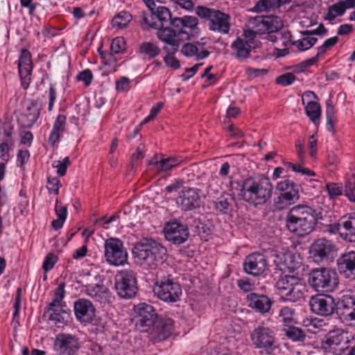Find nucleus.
I'll use <instances>...</instances> for the list:
<instances>
[{
  "mask_svg": "<svg viewBox=\"0 0 355 355\" xmlns=\"http://www.w3.org/2000/svg\"><path fill=\"white\" fill-rule=\"evenodd\" d=\"M14 144L0 141V159L3 162H8L10 158V151L13 148Z\"/></svg>",
  "mask_w": 355,
  "mask_h": 355,
  "instance_id": "54",
  "label": "nucleus"
},
{
  "mask_svg": "<svg viewBox=\"0 0 355 355\" xmlns=\"http://www.w3.org/2000/svg\"><path fill=\"white\" fill-rule=\"evenodd\" d=\"M250 340L254 348L266 355H278L281 351L275 331L264 323L254 328L250 333Z\"/></svg>",
  "mask_w": 355,
  "mask_h": 355,
  "instance_id": "6",
  "label": "nucleus"
},
{
  "mask_svg": "<svg viewBox=\"0 0 355 355\" xmlns=\"http://www.w3.org/2000/svg\"><path fill=\"white\" fill-rule=\"evenodd\" d=\"M204 39L193 42H187L182 46L181 53L189 58H194L196 60H201L208 58L210 55L206 48V44L203 42Z\"/></svg>",
  "mask_w": 355,
  "mask_h": 355,
  "instance_id": "24",
  "label": "nucleus"
},
{
  "mask_svg": "<svg viewBox=\"0 0 355 355\" xmlns=\"http://www.w3.org/2000/svg\"><path fill=\"white\" fill-rule=\"evenodd\" d=\"M175 53H167V55L164 58V61L167 67L178 69L180 67V61L174 57Z\"/></svg>",
  "mask_w": 355,
  "mask_h": 355,
  "instance_id": "62",
  "label": "nucleus"
},
{
  "mask_svg": "<svg viewBox=\"0 0 355 355\" xmlns=\"http://www.w3.org/2000/svg\"><path fill=\"white\" fill-rule=\"evenodd\" d=\"M345 196L352 202H355V174H353L345 185Z\"/></svg>",
  "mask_w": 355,
  "mask_h": 355,
  "instance_id": "50",
  "label": "nucleus"
},
{
  "mask_svg": "<svg viewBox=\"0 0 355 355\" xmlns=\"http://www.w3.org/2000/svg\"><path fill=\"white\" fill-rule=\"evenodd\" d=\"M338 42V38L337 36H334L330 37L324 41L322 45L318 47V55H321L326 53V51L336 44Z\"/></svg>",
  "mask_w": 355,
  "mask_h": 355,
  "instance_id": "58",
  "label": "nucleus"
},
{
  "mask_svg": "<svg viewBox=\"0 0 355 355\" xmlns=\"http://www.w3.org/2000/svg\"><path fill=\"white\" fill-rule=\"evenodd\" d=\"M112 53L118 54L123 51L125 49V41L123 37H116L113 39L110 45Z\"/></svg>",
  "mask_w": 355,
  "mask_h": 355,
  "instance_id": "53",
  "label": "nucleus"
},
{
  "mask_svg": "<svg viewBox=\"0 0 355 355\" xmlns=\"http://www.w3.org/2000/svg\"><path fill=\"white\" fill-rule=\"evenodd\" d=\"M132 19V15L127 11H121L118 13L112 21L113 27L117 28H125Z\"/></svg>",
  "mask_w": 355,
  "mask_h": 355,
  "instance_id": "44",
  "label": "nucleus"
},
{
  "mask_svg": "<svg viewBox=\"0 0 355 355\" xmlns=\"http://www.w3.org/2000/svg\"><path fill=\"white\" fill-rule=\"evenodd\" d=\"M57 261H58V257L56 255H55L52 253H49L46 256V257L43 261L42 269L45 272H48V271L51 270L54 267Z\"/></svg>",
  "mask_w": 355,
  "mask_h": 355,
  "instance_id": "59",
  "label": "nucleus"
},
{
  "mask_svg": "<svg viewBox=\"0 0 355 355\" xmlns=\"http://www.w3.org/2000/svg\"><path fill=\"white\" fill-rule=\"evenodd\" d=\"M265 17V25L266 24L267 26L265 30H268V33L277 32L283 26V22L279 17L275 15H268Z\"/></svg>",
  "mask_w": 355,
  "mask_h": 355,
  "instance_id": "47",
  "label": "nucleus"
},
{
  "mask_svg": "<svg viewBox=\"0 0 355 355\" xmlns=\"http://www.w3.org/2000/svg\"><path fill=\"white\" fill-rule=\"evenodd\" d=\"M139 52L145 58L151 60L160 53L161 49L154 43L144 42L139 45Z\"/></svg>",
  "mask_w": 355,
  "mask_h": 355,
  "instance_id": "39",
  "label": "nucleus"
},
{
  "mask_svg": "<svg viewBox=\"0 0 355 355\" xmlns=\"http://www.w3.org/2000/svg\"><path fill=\"white\" fill-rule=\"evenodd\" d=\"M332 232L338 233L340 236L345 241L355 242V213L347 218L343 219L338 223L332 226Z\"/></svg>",
  "mask_w": 355,
  "mask_h": 355,
  "instance_id": "25",
  "label": "nucleus"
},
{
  "mask_svg": "<svg viewBox=\"0 0 355 355\" xmlns=\"http://www.w3.org/2000/svg\"><path fill=\"white\" fill-rule=\"evenodd\" d=\"M84 292L96 302L106 304L110 302L111 293L103 284H88L84 286Z\"/></svg>",
  "mask_w": 355,
  "mask_h": 355,
  "instance_id": "27",
  "label": "nucleus"
},
{
  "mask_svg": "<svg viewBox=\"0 0 355 355\" xmlns=\"http://www.w3.org/2000/svg\"><path fill=\"white\" fill-rule=\"evenodd\" d=\"M150 22L154 21L155 19H157L159 22H157L160 28L164 27V24L168 22L171 18V12L170 10L165 6H158L155 11L150 12Z\"/></svg>",
  "mask_w": 355,
  "mask_h": 355,
  "instance_id": "36",
  "label": "nucleus"
},
{
  "mask_svg": "<svg viewBox=\"0 0 355 355\" xmlns=\"http://www.w3.org/2000/svg\"><path fill=\"white\" fill-rule=\"evenodd\" d=\"M207 350H214L211 355H234L229 349L223 346H217L214 343H209Z\"/></svg>",
  "mask_w": 355,
  "mask_h": 355,
  "instance_id": "57",
  "label": "nucleus"
},
{
  "mask_svg": "<svg viewBox=\"0 0 355 355\" xmlns=\"http://www.w3.org/2000/svg\"><path fill=\"white\" fill-rule=\"evenodd\" d=\"M173 6L180 8L187 11L194 9V3L192 0H172Z\"/></svg>",
  "mask_w": 355,
  "mask_h": 355,
  "instance_id": "61",
  "label": "nucleus"
},
{
  "mask_svg": "<svg viewBox=\"0 0 355 355\" xmlns=\"http://www.w3.org/2000/svg\"><path fill=\"white\" fill-rule=\"evenodd\" d=\"M114 288L121 298L131 299L134 297L137 291L135 272L128 269H123L118 272L115 275Z\"/></svg>",
  "mask_w": 355,
  "mask_h": 355,
  "instance_id": "9",
  "label": "nucleus"
},
{
  "mask_svg": "<svg viewBox=\"0 0 355 355\" xmlns=\"http://www.w3.org/2000/svg\"><path fill=\"white\" fill-rule=\"evenodd\" d=\"M57 355H76L80 349L79 338L70 334H59L54 342Z\"/></svg>",
  "mask_w": 355,
  "mask_h": 355,
  "instance_id": "16",
  "label": "nucleus"
},
{
  "mask_svg": "<svg viewBox=\"0 0 355 355\" xmlns=\"http://www.w3.org/2000/svg\"><path fill=\"white\" fill-rule=\"evenodd\" d=\"M243 36L244 38L237 37L230 45L232 55L240 62H245L256 46L252 31H244Z\"/></svg>",
  "mask_w": 355,
  "mask_h": 355,
  "instance_id": "14",
  "label": "nucleus"
},
{
  "mask_svg": "<svg viewBox=\"0 0 355 355\" xmlns=\"http://www.w3.org/2000/svg\"><path fill=\"white\" fill-rule=\"evenodd\" d=\"M340 306L345 310L344 313L351 320H355V295L346 293L341 297Z\"/></svg>",
  "mask_w": 355,
  "mask_h": 355,
  "instance_id": "34",
  "label": "nucleus"
},
{
  "mask_svg": "<svg viewBox=\"0 0 355 355\" xmlns=\"http://www.w3.org/2000/svg\"><path fill=\"white\" fill-rule=\"evenodd\" d=\"M236 284L239 289L245 293H254L259 285L258 282L249 277L241 278L237 280Z\"/></svg>",
  "mask_w": 355,
  "mask_h": 355,
  "instance_id": "43",
  "label": "nucleus"
},
{
  "mask_svg": "<svg viewBox=\"0 0 355 355\" xmlns=\"http://www.w3.org/2000/svg\"><path fill=\"white\" fill-rule=\"evenodd\" d=\"M336 252V245L331 241L318 239L310 247V256L313 261L320 263L328 262Z\"/></svg>",
  "mask_w": 355,
  "mask_h": 355,
  "instance_id": "15",
  "label": "nucleus"
},
{
  "mask_svg": "<svg viewBox=\"0 0 355 355\" xmlns=\"http://www.w3.org/2000/svg\"><path fill=\"white\" fill-rule=\"evenodd\" d=\"M104 256L110 266H123L128 261V252L123 242L116 238H110L104 243Z\"/></svg>",
  "mask_w": 355,
  "mask_h": 355,
  "instance_id": "12",
  "label": "nucleus"
},
{
  "mask_svg": "<svg viewBox=\"0 0 355 355\" xmlns=\"http://www.w3.org/2000/svg\"><path fill=\"white\" fill-rule=\"evenodd\" d=\"M296 77L293 73H286L276 78V83L282 86H288L293 83Z\"/></svg>",
  "mask_w": 355,
  "mask_h": 355,
  "instance_id": "56",
  "label": "nucleus"
},
{
  "mask_svg": "<svg viewBox=\"0 0 355 355\" xmlns=\"http://www.w3.org/2000/svg\"><path fill=\"white\" fill-rule=\"evenodd\" d=\"M318 41L316 37L304 36L303 38L292 42V44L297 48L300 51L310 49Z\"/></svg>",
  "mask_w": 355,
  "mask_h": 355,
  "instance_id": "45",
  "label": "nucleus"
},
{
  "mask_svg": "<svg viewBox=\"0 0 355 355\" xmlns=\"http://www.w3.org/2000/svg\"><path fill=\"white\" fill-rule=\"evenodd\" d=\"M311 311L320 315L327 316L336 309L335 300L329 295H316L309 301Z\"/></svg>",
  "mask_w": 355,
  "mask_h": 355,
  "instance_id": "19",
  "label": "nucleus"
},
{
  "mask_svg": "<svg viewBox=\"0 0 355 355\" xmlns=\"http://www.w3.org/2000/svg\"><path fill=\"white\" fill-rule=\"evenodd\" d=\"M14 127L9 121L3 122L0 125V141L14 144Z\"/></svg>",
  "mask_w": 355,
  "mask_h": 355,
  "instance_id": "42",
  "label": "nucleus"
},
{
  "mask_svg": "<svg viewBox=\"0 0 355 355\" xmlns=\"http://www.w3.org/2000/svg\"><path fill=\"white\" fill-rule=\"evenodd\" d=\"M272 184L265 175L247 179L241 189V196L245 202L259 205L264 204L272 196Z\"/></svg>",
  "mask_w": 355,
  "mask_h": 355,
  "instance_id": "3",
  "label": "nucleus"
},
{
  "mask_svg": "<svg viewBox=\"0 0 355 355\" xmlns=\"http://www.w3.org/2000/svg\"><path fill=\"white\" fill-rule=\"evenodd\" d=\"M193 180H194L193 179L191 180L189 178H178L177 180H175L172 184L168 185L165 188V191L168 193L173 192V191H177L181 187H182L184 184L189 183V182L193 181Z\"/></svg>",
  "mask_w": 355,
  "mask_h": 355,
  "instance_id": "55",
  "label": "nucleus"
},
{
  "mask_svg": "<svg viewBox=\"0 0 355 355\" xmlns=\"http://www.w3.org/2000/svg\"><path fill=\"white\" fill-rule=\"evenodd\" d=\"M268 262L265 256L260 253L248 255L243 263L244 271L252 276H259L268 270Z\"/></svg>",
  "mask_w": 355,
  "mask_h": 355,
  "instance_id": "23",
  "label": "nucleus"
},
{
  "mask_svg": "<svg viewBox=\"0 0 355 355\" xmlns=\"http://www.w3.org/2000/svg\"><path fill=\"white\" fill-rule=\"evenodd\" d=\"M141 26L143 29L150 28L157 30V38L164 42L163 50L166 53H176L179 50L180 44L184 40L189 39V34L185 31H175L172 27H162L158 25L157 21L150 22L149 19L144 14Z\"/></svg>",
  "mask_w": 355,
  "mask_h": 355,
  "instance_id": "4",
  "label": "nucleus"
},
{
  "mask_svg": "<svg viewBox=\"0 0 355 355\" xmlns=\"http://www.w3.org/2000/svg\"><path fill=\"white\" fill-rule=\"evenodd\" d=\"M246 300L250 308L262 314L268 313L272 304V301L267 295L255 293L248 295Z\"/></svg>",
  "mask_w": 355,
  "mask_h": 355,
  "instance_id": "30",
  "label": "nucleus"
},
{
  "mask_svg": "<svg viewBox=\"0 0 355 355\" xmlns=\"http://www.w3.org/2000/svg\"><path fill=\"white\" fill-rule=\"evenodd\" d=\"M93 75L89 69H85L77 76L78 80L83 81L85 86H89L92 80Z\"/></svg>",
  "mask_w": 355,
  "mask_h": 355,
  "instance_id": "63",
  "label": "nucleus"
},
{
  "mask_svg": "<svg viewBox=\"0 0 355 355\" xmlns=\"http://www.w3.org/2000/svg\"><path fill=\"white\" fill-rule=\"evenodd\" d=\"M132 254L137 263L145 269H155L166 261V249L160 243L150 241L139 243L132 249Z\"/></svg>",
  "mask_w": 355,
  "mask_h": 355,
  "instance_id": "2",
  "label": "nucleus"
},
{
  "mask_svg": "<svg viewBox=\"0 0 355 355\" xmlns=\"http://www.w3.org/2000/svg\"><path fill=\"white\" fill-rule=\"evenodd\" d=\"M41 105L36 101H31L26 107L24 114L21 115L20 120L23 125L32 126L37 120L40 114Z\"/></svg>",
  "mask_w": 355,
  "mask_h": 355,
  "instance_id": "32",
  "label": "nucleus"
},
{
  "mask_svg": "<svg viewBox=\"0 0 355 355\" xmlns=\"http://www.w3.org/2000/svg\"><path fill=\"white\" fill-rule=\"evenodd\" d=\"M44 315L58 328H62L69 321V314L62 309V307L49 306L44 312Z\"/></svg>",
  "mask_w": 355,
  "mask_h": 355,
  "instance_id": "31",
  "label": "nucleus"
},
{
  "mask_svg": "<svg viewBox=\"0 0 355 355\" xmlns=\"http://www.w3.org/2000/svg\"><path fill=\"white\" fill-rule=\"evenodd\" d=\"M315 97L316 96L314 92L307 91L302 94V98L303 105H305L306 98L309 100L305 105V112L309 119L314 124L317 125L319 123L321 116V107L318 102L311 100L312 98Z\"/></svg>",
  "mask_w": 355,
  "mask_h": 355,
  "instance_id": "29",
  "label": "nucleus"
},
{
  "mask_svg": "<svg viewBox=\"0 0 355 355\" xmlns=\"http://www.w3.org/2000/svg\"><path fill=\"white\" fill-rule=\"evenodd\" d=\"M349 342L347 332L336 329L328 332L324 340L322 343V348L326 353L342 355L348 348Z\"/></svg>",
  "mask_w": 355,
  "mask_h": 355,
  "instance_id": "11",
  "label": "nucleus"
},
{
  "mask_svg": "<svg viewBox=\"0 0 355 355\" xmlns=\"http://www.w3.org/2000/svg\"><path fill=\"white\" fill-rule=\"evenodd\" d=\"M291 0H260L254 7L253 10L255 12L268 11L271 9H275L280 7L283 4L288 3Z\"/></svg>",
  "mask_w": 355,
  "mask_h": 355,
  "instance_id": "37",
  "label": "nucleus"
},
{
  "mask_svg": "<svg viewBox=\"0 0 355 355\" xmlns=\"http://www.w3.org/2000/svg\"><path fill=\"white\" fill-rule=\"evenodd\" d=\"M277 294L284 302L301 303L304 300L306 285L297 276L285 275L279 277L275 284Z\"/></svg>",
  "mask_w": 355,
  "mask_h": 355,
  "instance_id": "5",
  "label": "nucleus"
},
{
  "mask_svg": "<svg viewBox=\"0 0 355 355\" xmlns=\"http://www.w3.org/2000/svg\"><path fill=\"white\" fill-rule=\"evenodd\" d=\"M71 162L68 157H65L62 160L53 162L52 166L57 168V173L60 176H64L66 174L67 167L70 165Z\"/></svg>",
  "mask_w": 355,
  "mask_h": 355,
  "instance_id": "51",
  "label": "nucleus"
},
{
  "mask_svg": "<svg viewBox=\"0 0 355 355\" xmlns=\"http://www.w3.org/2000/svg\"><path fill=\"white\" fill-rule=\"evenodd\" d=\"M67 117L63 114H59L56 117L53 128L50 132L49 142L51 146H55L60 140L65 130Z\"/></svg>",
  "mask_w": 355,
  "mask_h": 355,
  "instance_id": "33",
  "label": "nucleus"
},
{
  "mask_svg": "<svg viewBox=\"0 0 355 355\" xmlns=\"http://www.w3.org/2000/svg\"><path fill=\"white\" fill-rule=\"evenodd\" d=\"M137 315L136 326L142 331H148L155 324L157 314L154 307L145 303L139 304L135 309Z\"/></svg>",
  "mask_w": 355,
  "mask_h": 355,
  "instance_id": "18",
  "label": "nucleus"
},
{
  "mask_svg": "<svg viewBox=\"0 0 355 355\" xmlns=\"http://www.w3.org/2000/svg\"><path fill=\"white\" fill-rule=\"evenodd\" d=\"M265 16H257L253 20L251 21L252 24H254V27L252 30H246L245 31H252L253 33V39L254 40L257 34H263L265 33H268V30H265L267 26L265 25Z\"/></svg>",
  "mask_w": 355,
  "mask_h": 355,
  "instance_id": "46",
  "label": "nucleus"
},
{
  "mask_svg": "<svg viewBox=\"0 0 355 355\" xmlns=\"http://www.w3.org/2000/svg\"><path fill=\"white\" fill-rule=\"evenodd\" d=\"M284 335L293 342H304L306 338L305 331L297 327L289 325L283 329Z\"/></svg>",
  "mask_w": 355,
  "mask_h": 355,
  "instance_id": "38",
  "label": "nucleus"
},
{
  "mask_svg": "<svg viewBox=\"0 0 355 355\" xmlns=\"http://www.w3.org/2000/svg\"><path fill=\"white\" fill-rule=\"evenodd\" d=\"M338 275L336 271L329 268L312 269L308 275L309 286L318 293H331L338 285Z\"/></svg>",
  "mask_w": 355,
  "mask_h": 355,
  "instance_id": "8",
  "label": "nucleus"
},
{
  "mask_svg": "<svg viewBox=\"0 0 355 355\" xmlns=\"http://www.w3.org/2000/svg\"><path fill=\"white\" fill-rule=\"evenodd\" d=\"M232 198L228 193H223L214 201V209L222 214H226L231 205Z\"/></svg>",
  "mask_w": 355,
  "mask_h": 355,
  "instance_id": "41",
  "label": "nucleus"
},
{
  "mask_svg": "<svg viewBox=\"0 0 355 355\" xmlns=\"http://www.w3.org/2000/svg\"><path fill=\"white\" fill-rule=\"evenodd\" d=\"M174 331V321L170 318H161L150 332L153 342H161L169 338Z\"/></svg>",
  "mask_w": 355,
  "mask_h": 355,
  "instance_id": "26",
  "label": "nucleus"
},
{
  "mask_svg": "<svg viewBox=\"0 0 355 355\" xmlns=\"http://www.w3.org/2000/svg\"><path fill=\"white\" fill-rule=\"evenodd\" d=\"M60 187V182L57 178L54 177L48 178L46 188L49 193L58 195L59 193Z\"/></svg>",
  "mask_w": 355,
  "mask_h": 355,
  "instance_id": "60",
  "label": "nucleus"
},
{
  "mask_svg": "<svg viewBox=\"0 0 355 355\" xmlns=\"http://www.w3.org/2000/svg\"><path fill=\"white\" fill-rule=\"evenodd\" d=\"M196 14L207 23L208 30L220 35H227L231 29V17L220 10L198 6Z\"/></svg>",
  "mask_w": 355,
  "mask_h": 355,
  "instance_id": "7",
  "label": "nucleus"
},
{
  "mask_svg": "<svg viewBox=\"0 0 355 355\" xmlns=\"http://www.w3.org/2000/svg\"><path fill=\"white\" fill-rule=\"evenodd\" d=\"M182 20L184 28H188L191 30L196 28L199 23L197 17L190 15L182 17Z\"/></svg>",
  "mask_w": 355,
  "mask_h": 355,
  "instance_id": "64",
  "label": "nucleus"
},
{
  "mask_svg": "<svg viewBox=\"0 0 355 355\" xmlns=\"http://www.w3.org/2000/svg\"><path fill=\"white\" fill-rule=\"evenodd\" d=\"M182 162V159L176 157H162L159 161L150 162V164L155 166L159 171L166 172L173 168L178 166Z\"/></svg>",
  "mask_w": 355,
  "mask_h": 355,
  "instance_id": "35",
  "label": "nucleus"
},
{
  "mask_svg": "<svg viewBox=\"0 0 355 355\" xmlns=\"http://www.w3.org/2000/svg\"><path fill=\"white\" fill-rule=\"evenodd\" d=\"M346 10H347V8L344 1H340L338 3L329 6L328 12L324 16V19L327 21H332L338 16H343Z\"/></svg>",
  "mask_w": 355,
  "mask_h": 355,
  "instance_id": "40",
  "label": "nucleus"
},
{
  "mask_svg": "<svg viewBox=\"0 0 355 355\" xmlns=\"http://www.w3.org/2000/svg\"><path fill=\"white\" fill-rule=\"evenodd\" d=\"M295 311L288 306H284L279 310V318L286 325L293 320Z\"/></svg>",
  "mask_w": 355,
  "mask_h": 355,
  "instance_id": "52",
  "label": "nucleus"
},
{
  "mask_svg": "<svg viewBox=\"0 0 355 355\" xmlns=\"http://www.w3.org/2000/svg\"><path fill=\"white\" fill-rule=\"evenodd\" d=\"M154 293L159 299L166 302H176L182 295L180 285L173 279L164 277L154 286Z\"/></svg>",
  "mask_w": 355,
  "mask_h": 355,
  "instance_id": "13",
  "label": "nucleus"
},
{
  "mask_svg": "<svg viewBox=\"0 0 355 355\" xmlns=\"http://www.w3.org/2000/svg\"><path fill=\"white\" fill-rule=\"evenodd\" d=\"M338 269L346 278H355V251L346 252L337 259Z\"/></svg>",
  "mask_w": 355,
  "mask_h": 355,
  "instance_id": "28",
  "label": "nucleus"
},
{
  "mask_svg": "<svg viewBox=\"0 0 355 355\" xmlns=\"http://www.w3.org/2000/svg\"><path fill=\"white\" fill-rule=\"evenodd\" d=\"M75 316L82 324H89L93 321L95 316L96 309L92 302L85 298L76 300L73 304Z\"/></svg>",
  "mask_w": 355,
  "mask_h": 355,
  "instance_id": "22",
  "label": "nucleus"
},
{
  "mask_svg": "<svg viewBox=\"0 0 355 355\" xmlns=\"http://www.w3.org/2000/svg\"><path fill=\"white\" fill-rule=\"evenodd\" d=\"M286 225L291 232L298 236L308 235L316 225L315 211L306 205L294 206L286 215Z\"/></svg>",
  "mask_w": 355,
  "mask_h": 355,
  "instance_id": "1",
  "label": "nucleus"
},
{
  "mask_svg": "<svg viewBox=\"0 0 355 355\" xmlns=\"http://www.w3.org/2000/svg\"><path fill=\"white\" fill-rule=\"evenodd\" d=\"M199 188L184 189L176 199L177 205L183 211H191L200 206V198L199 193L203 187V182L196 184Z\"/></svg>",
  "mask_w": 355,
  "mask_h": 355,
  "instance_id": "17",
  "label": "nucleus"
},
{
  "mask_svg": "<svg viewBox=\"0 0 355 355\" xmlns=\"http://www.w3.org/2000/svg\"><path fill=\"white\" fill-rule=\"evenodd\" d=\"M276 188L279 192V195L275 202L278 209H285L294 204L300 198L299 186L288 178L279 181Z\"/></svg>",
  "mask_w": 355,
  "mask_h": 355,
  "instance_id": "10",
  "label": "nucleus"
},
{
  "mask_svg": "<svg viewBox=\"0 0 355 355\" xmlns=\"http://www.w3.org/2000/svg\"><path fill=\"white\" fill-rule=\"evenodd\" d=\"M32 56L29 51L23 49L18 61V72L21 80V85L24 89H27L31 80L33 70Z\"/></svg>",
  "mask_w": 355,
  "mask_h": 355,
  "instance_id": "21",
  "label": "nucleus"
},
{
  "mask_svg": "<svg viewBox=\"0 0 355 355\" xmlns=\"http://www.w3.org/2000/svg\"><path fill=\"white\" fill-rule=\"evenodd\" d=\"M65 291H64V284H60L54 293V297L53 301L49 304V306L51 307H62L64 304L62 302L63 298L64 297Z\"/></svg>",
  "mask_w": 355,
  "mask_h": 355,
  "instance_id": "48",
  "label": "nucleus"
},
{
  "mask_svg": "<svg viewBox=\"0 0 355 355\" xmlns=\"http://www.w3.org/2000/svg\"><path fill=\"white\" fill-rule=\"evenodd\" d=\"M164 235L168 241L175 245H180L187 240L189 232L187 225L173 221L166 225Z\"/></svg>",
  "mask_w": 355,
  "mask_h": 355,
  "instance_id": "20",
  "label": "nucleus"
},
{
  "mask_svg": "<svg viewBox=\"0 0 355 355\" xmlns=\"http://www.w3.org/2000/svg\"><path fill=\"white\" fill-rule=\"evenodd\" d=\"M326 190L330 199H335L341 196L344 191L341 184L329 182L326 184Z\"/></svg>",
  "mask_w": 355,
  "mask_h": 355,
  "instance_id": "49",
  "label": "nucleus"
}]
</instances>
